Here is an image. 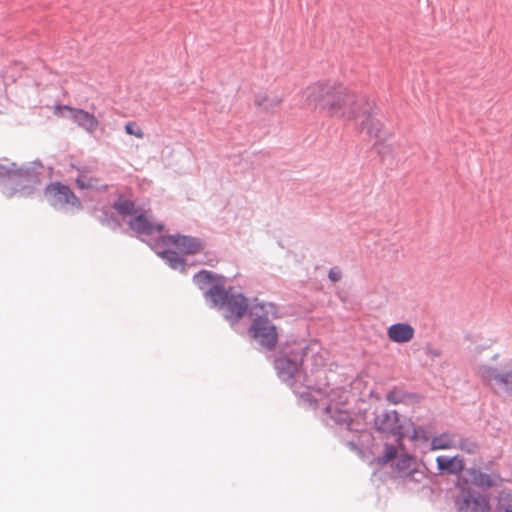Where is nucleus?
Wrapping results in <instances>:
<instances>
[{
  "label": "nucleus",
  "instance_id": "f257e3e1",
  "mask_svg": "<svg viewBox=\"0 0 512 512\" xmlns=\"http://www.w3.org/2000/svg\"><path fill=\"white\" fill-rule=\"evenodd\" d=\"M304 97L308 107L348 121L358 120L359 109L367 98L336 82L315 83L306 88Z\"/></svg>",
  "mask_w": 512,
  "mask_h": 512
},
{
  "label": "nucleus",
  "instance_id": "f03ea898",
  "mask_svg": "<svg viewBox=\"0 0 512 512\" xmlns=\"http://www.w3.org/2000/svg\"><path fill=\"white\" fill-rule=\"evenodd\" d=\"M249 316L251 323L248 327V335L268 354L273 351L279 342L278 327L269 318L279 317V310L273 302H260L254 299Z\"/></svg>",
  "mask_w": 512,
  "mask_h": 512
},
{
  "label": "nucleus",
  "instance_id": "7ed1b4c3",
  "mask_svg": "<svg viewBox=\"0 0 512 512\" xmlns=\"http://www.w3.org/2000/svg\"><path fill=\"white\" fill-rule=\"evenodd\" d=\"M308 346L296 341L280 342L278 346L267 354L277 377L290 386H293L296 375L300 372L304 359L307 356Z\"/></svg>",
  "mask_w": 512,
  "mask_h": 512
},
{
  "label": "nucleus",
  "instance_id": "20e7f679",
  "mask_svg": "<svg viewBox=\"0 0 512 512\" xmlns=\"http://www.w3.org/2000/svg\"><path fill=\"white\" fill-rule=\"evenodd\" d=\"M38 168H42L40 162L18 165L8 158H0V184L12 182L14 187L4 188L2 193L8 197H13L16 193L22 196L32 193L33 187L23 183L35 182L38 178Z\"/></svg>",
  "mask_w": 512,
  "mask_h": 512
},
{
  "label": "nucleus",
  "instance_id": "39448f33",
  "mask_svg": "<svg viewBox=\"0 0 512 512\" xmlns=\"http://www.w3.org/2000/svg\"><path fill=\"white\" fill-rule=\"evenodd\" d=\"M212 297L209 304L211 308L222 311V315L231 325L238 324L241 319L248 314L252 303L240 291H236L233 286L220 288L215 286L208 291Z\"/></svg>",
  "mask_w": 512,
  "mask_h": 512
},
{
  "label": "nucleus",
  "instance_id": "423d86ee",
  "mask_svg": "<svg viewBox=\"0 0 512 512\" xmlns=\"http://www.w3.org/2000/svg\"><path fill=\"white\" fill-rule=\"evenodd\" d=\"M323 413L325 424L336 429L345 445L352 451H360L354 438H359L365 431L364 425L353 419L347 410L332 407L330 404L324 408Z\"/></svg>",
  "mask_w": 512,
  "mask_h": 512
},
{
  "label": "nucleus",
  "instance_id": "0eeeda50",
  "mask_svg": "<svg viewBox=\"0 0 512 512\" xmlns=\"http://www.w3.org/2000/svg\"><path fill=\"white\" fill-rule=\"evenodd\" d=\"M476 373L485 386L492 389L497 386L512 396V359L506 361L501 370L488 364L479 365Z\"/></svg>",
  "mask_w": 512,
  "mask_h": 512
},
{
  "label": "nucleus",
  "instance_id": "6e6552de",
  "mask_svg": "<svg viewBox=\"0 0 512 512\" xmlns=\"http://www.w3.org/2000/svg\"><path fill=\"white\" fill-rule=\"evenodd\" d=\"M407 419L401 420V416L396 410H384L376 414L373 419V427L380 434L389 438L392 437L398 444L406 438L405 430Z\"/></svg>",
  "mask_w": 512,
  "mask_h": 512
},
{
  "label": "nucleus",
  "instance_id": "1a4fd4ad",
  "mask_svg": "<svg viewBox=\"0 0 512 512\" xmlns=\"http://www.w3.org/2000/svg\"><path fill=\"white\" fill-rule=\"evenodd\" d=\"M44 197L50 206L56 210H64L70 206L76 210H82L83 205L80 199L70 189V187L61 182H51L44 190Z\"/></svg>",
  "mask_w": 512,
  "mask_h": 512
},
{
  "label": "nucleus",
  "instance_id": "9d476101",
  "mask_svg": "<svg viewBox=\"0 0 512 512\" xmlns=\"http://www.w3.org/2000/svg\"><path fill=\"white\" fill-rule=\"evenodd\" d=\"M379 108L374 102L368 98L365 99L363 105L359 109V118L361 121L359 127L361 131L366 132L370 137L378 139H386L391 136V133L384 130L383 123L378 118Z\"/></svg>",
  "mask_w": 512,
  "mask_h": 512
},
{
  "label": "nucleus",
  "instance_id": "9b49d317",
  "mask_svg": "<svg viewBox=\"0 0 512 512\" xmlns=\"http://www.w3.org/2000/svg\"><path fill=\"white\" fill-rule=\"evenodd\" d=\"M501 479L499 472L484 473L476 466L466 468L464 474L458 477L457 487L460 490L475 489L474 487L487 491L495 487Z\"/></svg>",
  "mask_w": 512,
  "mask_h": 512
},
{
  "label": "nucleus",
  "instance_id": "f8f14e48",
  "mask_svg": "<svg viewBox=\"0 0 512 512\" xmlns=\"http://www.w3.org/2000/svg\"><path fill=\"white\" fill-rule=\"evenodd\" d=\"M455 503L459 512H490L489 497L476 489L460 490Z\"/></svg>",
  "mask_w": 512,
  "mask_h": 512
},
{
  "label": "nucleus",
  "instance_id": "ddd939ff",
  "mask_svg": "<svg viewBox=\"0 0 512 512\" xmlns=\"http://www.w3.org/2000/svg\"><path fill=\"white\" fill-rule=\"evenodd\" d=\"M56 114L72 120L88 133L95 132L99 126V121L93 114L80 108H74L69 105H58L56 107Z\"/></svg>",
  "mask_w": 512,
  "mask_h": 512
},
{
  "label": "nucleus",
  "instance_id": "4468645a",
  "mask_svg": "<svg viewBox=\"0 0 512 512\" xmlns=\"http://www.w3.org/2000/svg\"><path fill=\"white\" fill-rule=\"evenodd\" d=\"M159 241L163 245H174L182 253L187 255H195L201 252L205 247V241L203 239L183 234L159 236Z\"/></svg>",
  "mask_w": 512,
  "mask_h": 512
},
{
  "label": "nucleus",
  "instance_id": "2eb2a0df",
  "mask_svg": "<svg viewBox=\"0 0 512 512\" xmlns=\"http://www.w3.org/2000/svg\"><path fill=\"white\" fill-rule=\"evenodd\" d=\"M227 282V278L209 270H200L193 276V283L203 292V297L207 303L212 302V297L208 294V291L215 286L224 288Z\"/></svg>",
  "mask_w": 512,
  "mask_h": 512
},
{
  "label": "nucleus",
  "instance_id": "dca6fc26",
  "mask_svg": "<svg viewBox=\"0 0 512 512\" xmlns=\"http://www.w3.org/2000/svg\"><path fill=\"white\" fill-rule=\"evenodd\" d=\"M129 228L138 236H152L155 233H161L165 226L163 223H155L151 220V215L147 212H141L128 221Z\"/></svg>",
  "mask_w": 512,
  "mask_h": 512
},
{
  "label": "nucleus",
  "instance_id": "f3484780",
  "mask_svg": "<svg viewBox=\"0 0 512 512\" xmlns=\"http://www.w3.org/2000/svg\"><path fill=\"white\" fill-rule=\"evenodd\" d=\"M436 463L440 474L458 475L459 477L466 470L465 460L460 455L452 457L441 455L436 458Z\"/></svg>",
  "mask_w": 512,
  "mask_h": 512
},
{
  "label": "nucleus",
  "instance_id": "a211bd4d",
  "mask_svg": "<svg viewBox=\"0 0 512 512\" xmlns=\"http://www.w3.org/2000/svg\"><path fill=\"white\" fill-rule=\"evenodd\" d=\"M414 334V328L408 323H395L387 329L388 338L395 343L409 342Z\"/></svg>",
  "mask_w": 512,
  "mask_h": 512
},
{
  "label": "nucleus",
  "instance_id": "6ab92c4d",
  "mask_svg": "<svg viewBox=\"0 0 512 512\" xmlns=\"http://www.w3.org/2000/svg\"><path fill=\"white\" fill-rule=\"evenodd\" d=\"M78 176L76 177V185L82 190H95L105 192L108 189L107 184H103L99 178L89 177L84 169L77 168Z\"/></svg>",
  "mask_w": 512,
  "mask_h": 512
},
{
  "label": "nucleus",
  "instance_id": "aec40b11",
  "mask_svg": "<svg viewBox=\"0 0 512 512\" xmlns=\"http://www.w3.org/2000/svg\"><path fill=\"white\" fill-rule=\"evenodd\" d=\"M281 102L282 98H280L279 96L267 95L265 93H260L256 95L254 100L255 106L266 113H274L276 108H278L279 105L281 104Z\"/></svg>",
  "mask_w": 512,
  "mask_h": 512
},
{
  "label": "nucleus",
  "instance_id": "412c9836",
  "mask_svg": "<svg viewBox=\"0 0 512 512\" xmlns=\"http://www.w3.org/2000/svg\"><path fill=\"white\" fill-rule=\"evenodd\" d=\"M157 254L172 269L178 270L180 272L186 271V268H187L186 260H185V258L180 256L178 252H176L174 250H163V251L158 252Z\"/></svg>",
  "mask_w": 512,
  "mask_h": 512
},
{
  "label": "nucleus",
  "instance_id": "4be33fe9",
  "mask_svg": "<svg viewBox=\"0 0 512 512\" xmlns=\"http://www.w3.org/2000/svg\"><path fill=\"white\" fill-rule=\"evenodd\" d=\"M456 448V435L445 431L431 439V450H449Z\"/></svg>",
  "mask_w": 512,
  "mask_h": 512
},
{
  "label": "nucleus",
  "instance_id": "5701e85b",
  "mask_svg": "<svg viewBox=\"0 0 512 512\" xmlns=\"http://www.w3.org/2000/svg\"><path fill=\"white\" fill-rule=\"evenodd\" d=\"M431 426H415L411 420L406 421L405 430H407L406 437L414 441L427 442L431 435Z\"/></svg>",
  "mask_w": 512,
  "mask_h": 512
},
{
  "label": "nucleus",
  "instance_id": "b1692460",
  "mask_svg": "<svg viewBox=\"0 0 512 512\" xmlns=\"http://www.w3.org/2000/svg\"><path fill=\"white\" fill-rule=\"evenodd\" d=\"M417 460L414 456L409 454L401 455L395 463V471L400 478L405 477L410 473L412 468L416 465Z\"/></svg>",
  "mask_w": 512,
  "mask_h": 512
},
{
  "label": "nucleus",
  "instance_id": "393cba45",
  "mask_svg": "<svg viewBox=\"0 0 512 512\" xmlns=\"http://www.w3.org/2000/svg\"><path fill=\"white\" fill-rule=\"evenodd\" d=\"M122 216H135L136 214V205L135 202L129 199H125L122 195H120L111 206Z\"/></svg>",
  "mask_w": 512,
  "mask_h": 512
},
{
  "label": "nucleus",
  "instance_id": "a878e982",
  "mask_svg": "<svg viewBox=\"0 0 512 512\" xmlns=\"http://www.w3.org/2000/svg\"><path fill=\"white\" fill-rule=\"evenodd\" d=\"M96 219L111 230H116L121 226L120 220L111 212L109 207H102L97 214Z\"/></svg>",
  "mask_w": 512,
  "mask_h": 512
},
{
  "label": "nucleus",
  "instance_id": "bb28decb",
  "mask_svg": "<svg viewBox=\"0 0 512 512\" xmlns=\"http://www.w3.org/2000/svg\"><path fill=\"white\" fill-rule=\"evenodd\" d=\"M385 139L381 138L375 141L373 148L380 156L381 161L385 162L387 159H394V149L391 144H387Z\"/></svg>",
  "mask_w": 512,
  "mask_h": 512
},
{
  "label": "nucleus",
  "instance_id": "cd10ccee",
  "mask_svg": "<svg viewBox=\"0 0 512 512\" xmlns=\"http://www.w3.org/2000/svg\"><path fill=\"white\" fill-rule=\"evenodd\" d=\"M479 444L470 437L460 438L456 441V448L467 454H474L479 450Z\"/></svg>",
  "mask_w": 512,
  "mask_h": 512
},
{
  "label": "nucleus",
  "instance_id": "c85d7f7f",
  "mask_svg": "<svg viewBox=\"0 0 512 512\" xmlns=\"http://www.w3.org/2000/svg\"><path fill=\"white\" fill-rule=\"evenodd\" d=\"M396 456H397V448L392 444L385 443L384 453L381 457L378 458V463L381 465H385L388 462L395 459Z\"/></svg>",
  "mask_w": 512,
  "mask_h": 512
},
{
  "label": "nucleus",
  "instance_id": "c756f323",
  "mask_svg": "<svg viewBox=\"0 0 512 512\" xmlns=\"http://www.w3.org/2000/svg\"><path fill=\"white\" fill-rule=\"evenodd\" d=\"M426 477L424 469L420 468V464L417 462L412 468L410 473L405 477V480L415 483H420Z\"/></svg>",
  "mask_w": 512,
  "mask_h": 512
},
{
  "label": "nucleus",
  "instance_id": "7c9ffc66",
  "mask_svg": "<svg viewBox=\"0 0 512 512\" xmlns=\"http://www.w3.org/2000/svg\"><path fill=\"white\" fill-rule=\"evenodd\" d=\"M495 512H512V495L508 494L499 499Z\"/></svg>",
  "mask_w": 512,
  "mask_h": 512
},
{
  "label": "nucleus",
  "instance_id": "2f4dec72",
  "mask_svg": "<svg viewBox=\"0 0 512 512\" xmlns=\"http://www.w3.org/2000/svg\"><path fill=\"white\" fill-rule=\"evenodd\" d=\"M125 132L129 135H133L137 138H142L144 136L143 131L137 126L135 122H128L125 125Z\"/></svg>",
  "mask_w": 512,
  "mask_h": 512
},
{
  "label": "nucleus",
  "instance_id": "473e14b6",
  "mask_svg": "<svg viewBox=\"0 0 512 512\" xmlns=\"http://www.w3.org/2000/svg\"><path fill=\"white\" fill-rule=\"evenodd\" d=\"M386 398L392 404H399V403L403 402L404 395L396 390H392V391L388 392Z\"/></svg>",
  "mask_w": 512,
  "mask_h": 512
},
{
  "label": "nucleus",
  "instance_id": "72a5a7b5",
  "mask_svg": "<svg viewBox=\"0 0 512 512\" xmlns=\"http://www.w3.org/2000/svg\"><path fill=\"white\" fill-rule=\"evenodd\" d=\"M328 278L332 282H339L342 279V271L338 267L330 268Z\"/></svg>",
  "mask_w": 512,
  "mask_h": 512
},
{
  "label": "nucleus",
  "instance_id": "f704fd0d",
  "mask_svg": "<svg viewBox=\"0 0 512 512\" xmlns=\"http://www.w3.org/2000/svg\"><path fill=\"white\" fill-rule=\"evenodd\" d=\"M205 257L206 259L205 260H202L200 263L203 264V265H207V266H210V267H215L216 264H217V260L215 258H211L209 257V253H206L205 254Z\"/></svg>",
  "mask_w": 512,
  "mask_h": 512
},
{
  "label": "nucleus",
  "instance_id": "c9c22d12",
  "mask_svg": "<svg viewBox=\"0 0 512 512\" xmlns=\"http://www.w3.org/2000/svg\"><path fill=\"white\" fill-rule=\"evenodd\" d=\"M493 465H494V461L490 460V461H488V462L483 464L482 469H484L486 471H490V473L494 472L493 471Z\"/></svg>",
  "mask_w": 512,
  "mask_h": 512
},
{
  "label": "nucleus",
  "instance_id": "e433bc0d",
  "mask_svg": "<svg viewBox=\"0 0 512 512\" xmlns=\"http://www.w3.org/2000/svg\"><path fill=\"white\" fill-rule=\"evenodd\" d=\"M432 354H433L434 356H439V355H440V353H439L438 351H433V352H432Z\"/></svg>",
  "mask_w": 512,
  "mask_h": 512
},
{
  "label": "nucleus",
  "instance_id": "4c0bfd02",
  "mask_svg": "<svg viewBox=\"0 0 512 512\" xmlns=\"http://www.w3.org/2000/svg\"><path fill=\"white\" fill-rule=\"evenodd\" d=\"M497 358H498V354H495V355L492 357V359H493V360H496Z\"/></svg>",
  "mask_w": 512,
  "mask_h": 512
},
{
  "label": "nucleus",
  "instance_id": "58836bf2",
  "mask_svg": "<svg viewBox=\"0 0 512 512\" xmlns=\"http://www.w3.org/2000/svg\"><path fill=\"white\" fill-rule=\"evenodd\" d=\"M306 396H307V399L310 400V398H309L310 397V393H307Z\"/></svg>",
  "mask_w": 512,
  "mask_h": 512
}]
</instances>
